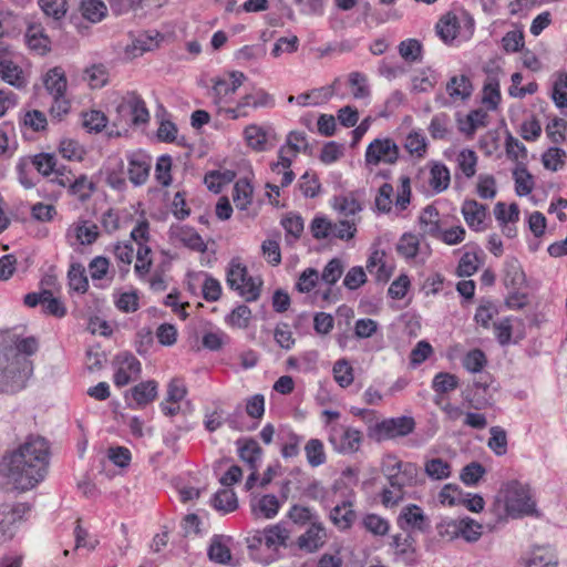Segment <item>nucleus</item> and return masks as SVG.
Here are the masks:
<instances>
[{
  "instance_id": "nucleus-23",
  "label": "nucleus",
  "mask_w": 567,
  "mask_h": 567,
  "mask_svg": "<svg viewBox=\"0 0 567 567\" xmlns=\"http://www.w3.org/2000/svg\"><path fill=\"white\" fill-rule=\"evenodd\" d=\"M330 519L339 529L350 528L357 519V513L353 509V503L350 499L337 504L330 512Z\"/></svg>"
},
{
  "instance_id": "nucleus-30",
  "label": "nucleus",
  "mask_w": 567,
  "mask_h": 567,
  "mask_svg": "<svg viewBox=\"0 0 567 567\" xmlns=\"http://www.w3.org/2000/svg\"><path fill=\"white\" fill-rule=\"evenodd\" d=\"M266 548L277 550L279 547H287L289 532L282 524H276L264 529Z\"/></svg>"
},
{
  "instance_id": "nucleus-22",
  "label": "nucleus",
  "mask_w": 567,
  "mask_h": 567,
  "mask_svg": "<svg viewBox=\"0 0 567 567\" xmlns=\"http://www.w3.org/2000/svg\"><path fill=\"white\" fill-rule=\"evenodd\" d=\"M391 546L395 549V554L406 564L415 561L416 539L412 533L406 532L405 535H393Z\"/></svg>"
},
{
  "instance_id": "nucleus-6",
  "label": "nucleus",
  "mask_w": 567,
  "mask_h": 567,
  "mask_svg": "<svg viewBox=\"0 0 567 567\" xmlns=\"http://www.w3.org/2000/svg\"><path fill=\"white\" fill-rule=\"evenodd\" d=\"M362 442V432L344 425H333L329 433V443L333 450L341 454H353L359 451Z\"/></svg>"
},
{
  "instance_id": "nucleus-20",
  "label": "nucleus",
  "mask_w": 567,
  "mask_h": 567,
  "mask_svg": "<svg viewBox=\"0 0 567 567\" xmlns=\"http://www.w3.org/2000/svg\"><path fill=\"white\" fill-rule=\"evenodd\" d=\"M24 41L31 51L40 55L50 51L51 41L41 24H30L24 33Z\"/></svg>"
},
{
  "instance_id": "nucleus-15",
  "label": "nucleus",
  "mask_w": 567,
  "mask_h": 567,
  "mask_svg": "<svg viewBox=\"0 0 567 567\" xmlns=\"http://www.w3.org/2000/svg\"><path fill=\"white\" fill-rule=\"evenodd\" d=\"M120 114H128L133 125L146 124L150 120V112L143 99L135 92L127 93L126 97L117 106Z\"/></svg>"
},
{
  "instance_id": "nucleus-46",
  "label": "nucleus",
  "mask_w": 567,
  "mask_h": 567,
  "mask_svg": "<svg viewBox=\"0 0 567 567\" xmlns=\"http://www.w3.org/2000/svg\"><path fill=\"white\" fill-rule=\"evenodd\" d=\"M496 315H498L497 306L489 299H482L476 309L474 320L477 324L488 329L491 327V320Z\"/></svg>"
},
{
  "instance_id": "nucleus-58",
  "label": "nucleus",
  "mask_w": 567,
  "mask_h": 567,
  "mask_svg": "<svg viewBox=\"0 0 567 567\" xmlns=\"http://www.w3.org/2000/svg\"><path fill=\"white\" fill-rule=\"evenodd\" d=\"M425 473L433 480H445L451 475V465L443 458L435 457L425 463Z\"/></svg>"
},
{
  "instance_id": "nucleus-53",
  "label": "nucleus",
  "mask_w": 567,
  "mask_h": 567,
  "mask_svg": "<svg viewBox=\"0 0 567 567\" xmlns=\"http://www.w3.org/2000/svg\"><path fill=\"white\" fill-rule=\"evenodd\" d=\"M457 386V377L449 372H439L432 381V389L436 394H445L455 390Z\"/></svg>"
},
{
  "instance_id": "nucleus-49",
  "label": "nucleus",
  "mask_w": 567,
  "mask_h": 567,
  "mask_svg": "<svg viewBox=\"0 0 567 567\" xmlns=\"http://www.w3.org/2000/svg\"><path fill=\"white\" fill-rule=\"evenodd\" d=\"M430 185L433 190L441 193L449 187L450 184V171L442 163H435L431 168Z\"/></svg>"
},
{
  "instance_id": "nucleus-17",
  "label": "nucleus",
  "mask_w": 567,
  "mask_h": 567,
  "mask_svg": "<svg viewBox=\"0 0 567 567\" xmlns=\"http://www.w3.org/2000/svg\"><path fill=\"white\" fill-rule=\"evenodd\" d=\"M236 446L239 458L249 470H259L264 451L258 442L252 437H240L236 441Z\"/></svg>"
},
{
  "instance_id": "nucleus-62",
  "label": "nucleus",
  "mask_w": 567,
  "mask_h": 567,
  "mask_svg": "<svg viewBox=\"0 0 567 567\" xmlns=\"http://www.w3.org/2000/svg\"><path fill=\"white\" fill-rule=\"evenodd\" d=\"M462 363L467 371L478 373L486 365L487 359L481 349H473L465 354Z\"/></svg>"
},
{
  "instance_id": "nucleus-35",
  "label": "nucleus",
  "mask_w": 567,
  "mask_h": 567,
  "mask_svg": "<svg viewBox=\"0 0 567 567\" xmlns=\"http://www.w3.org/2000/svg\"><path fill=\"white\" fill-rule=\"evenodd\" d=\"M333 207L344 217L353 216L362 210V205L354 193L336 196Z\"/></svg>"
},
{
  "instance_id": "nucleus-38",
  "label": "nucleus",
  "mask_w": 567,
  "mask_h": 567,
  "mask_svg": "<svg viewBox=\"0 0 567 567\" xmlns=\"http://www.w3.org/2000/svg\"><path fill=\"white\" fill-rule=\"evenodd\" d=\"M398 51L401 58L409 63L422 61L423 47L416 39H406L400 42Z\"/></svg>"
},
{
  "instance_id": "nucleus-9",
  "label": "nucleus",
  "mask_w": 567,
  "mask_h": 567,
  "mask_svg": "<svg viewBox=\"0 0 567 567\" xmlns=\"http://www.w3.org/2000/svg\"><path fill=\"white\" fill-rule=\"evenodd\" d=\"M365 165H378L381 162L395 164L399 159V146L391 138H375L365 151Z\"/></svg>"
},
{
  "instance_id": "nucleus-54",
  "label": "nucleus",
  "mask_w": 567,
  "mask_h": 567,
  "mask_svg": "<svg viewBox=\"0 0 567 567\" xmlns=\"http://www.w3.org/2000/svg\"><path fill=\"white\" fill-rule=\"evenodd\" d=\"M491 437L487 446L497 455L503 456L507 452V434L501 426H492L489 430Z\"/></svg>"
},
{
  "instance_id": "nucleus-64",
  "label": "nucleus",
  "mask_w": 567,
  "mask_h": 567,
  "mask_svg": "<svg viewBox=\"0 0 567 567\" xmlns=\"http://www.w3.org/2000/svg\"><path fill=\"white\" fill-rule=\"evenodd\" d=\"M107 124V117L101 111H90L83 114V126L89 133H100Z\"/></svg>"
},
{
  "instance_id": "nucleus-44",
  "label": "nucleus",
  "mask_w": 567,
  "mask_h": 567,
  "mask_svg": "<svg viewBox=\"0 0 567 567\" xmlns=\"http://www.w3.org/2000/svg\"><path fill=\"white\" fill-rule=\"evenodd\" d=\"M306 457L310 466L318 467L326 463L323 443L319 439H310L305 446Z\"/></svg>"
},
{
  "instance_id": "nucleus-3",
  "label": "nucleus",
  "mask_w": 567,
  "mask_h": 567,
  "mask_svg": "<svg viewBox=\"0 0 567 567\" xmlns=\"http://www.w3.org/2000/svg\"><path fill=\"white\" fill-rule=\"evenodd\" d=\"M226 282L246 302H254L260 297L262 280L259 277L249 276L247 267L236 259L229 264Z\"/></svg>"
},
{
  "instance_id": "nucleus-57",
  "label": "nucleus",
  "mask_w": 567,
  "mask_h": 567,
  "mask_svg": "<svg viewBox=\"0 0 567 567\" xmlns=\"http://www.w3.org/2000/svg\"><path fill=\"white\" fill-rule=\"evenodd\" d=\"M551 99L557 107H567V72L557 74L553 84Z\"/></svg>"
},
{
  "instance_id": "nucleus-7",
  "label": "nucleus",
  "mask_w": 567,
  "mask_h": 567,
  "mask_svg": "<svg viewBox=\"0 0 567 567\" xmlns=\"http://www.w3.org/2000/svg\"><path fill=\"white\" fill-rule=\"evenodd\" d=\"M396 525L404 532L421 534H430L432 524L430 517L424 513L422 507L416 504H408L402 507Z\"/></svg>"
},
{
  "instance_id": "nucleus-13",
  "label": "nucleus",
  "mask_w": 567,
  "mask_h": 567,
  "mask_svg": "<svg viewBox=\"0 0 567 567\" xmlns=\"http://www.w3.org/2000/svg\"><path fill=\"white\" fill-rule=\"evenodd\" d=\"M230 82L225 79H218L213 86L214 103L221 107L223 104H228L233 95L247 80V76L240 71H231L229 73Z\"/></svg>"
},
{
  "instance_id": "nucleus-8",
  "label": "nucleus",
  "mask_w": 567,
  "mask_h": 567,
  "mask_svg": "<svg viewBox=\"0 0 567 567\" xmlns=\"http://www.w3.org/2000/svg\"><path fill=\"white\" fill-rule=\"evenodd\" d=\"M384 474L390 487H398L404 491L406 486H415L417 483L419 467L411 462L395 461L392 465H386Z\"/></svg>"
},
{
  "instance_id": "nucleus-25",
  "label": "nucleus",
  "mask_w": 567,
  "mask_h": 567,
  "mask_svg": "<svg viewBox=\"0 0 567 567\" xmlns=\"http://www.w3.org/2000/svg\"><path fill=\"white\" fill-rule=\"evenodd\" d=\"M251 512L257 517L270 519L275 517L280 508L279 499L274 494H266L250 501Z\"/></svg>"
},
{
  "instance_id": "nucleus-28",
  "label": "nucleus",
  "mask_w": 567,
  "mask_h": 567,
  "mask_svg": "<svg viewBox=\"0 0 567 567\" xmlns=\"http://www.w3.org/2000/svg\"><path fill=\"white\" fill-rule=\"evenodd\" d=\"M44 86L53 97H62L66 91V78L61 68L48 71L44 78Z\"/></svg>"
},
{
  "instance_id": "nucleus-29",
  "label": "nucleus",
  "mask_w": 567,
  "mask_h": 567,
  "mask_svg": "<svg viewBox=\"0 0 567 567\" xmlns=\"http://www.w3.org/2000/svg\"><path fill=\"white\" fill-rule=\"evenodd\" d=\"M210 505L221 514H228L237 509L238 499L233 489H219L210 498Z\"/></svg>"
},
{
  "instance_id": "nucleus-43",
  "label": "nucleus",
  "mask_w": 567,
  "mask_h": 567,
  "mask_svg": "<svg viewBox=\"0 0 567 567\" xmlns=\"http://www.w3.org/2000/svg\"><path fill=\"white\" fill-rule=\"evenodd\" d=\"M81 11L83 18L96 23L106 16L107 8L101 0H82Z\"/></svg>"
},
{
  "instance_id": "nucleus-32",
  "label": "nucleus",
  "mask_w": 567,
  "mask_h": 567,
  "mask_svg": "<svg viewBox=\"0 0 567 567\" xmlns=\"http://www.w3.org/2000/svg\"><path fill=\"white\" fill-rule=\"evenodd\" d=\"M252 185L247 178L238 179L234 185L233 200L239 210H245L252 200Z\"/></svg>"
},
{
  "instance_id": "nucleus-37",
  "label": "nucleus",
  "mask_w": 567,
  "mask_h": 567,
  "mask_svg": "<svg viewBox=\"0 0 567 567\" xmlns=\"http://www.w3.org/2000/svg\"><path fill=\"white\" fill-rule=\"evenodd\" d=\"M501 99L498 80L495 76H488L483 86V104H485L488 110L494 111L498 107Z\"/></svg>"
},
{
  "instance_id": "nucleus-11",
  "label": "nucleus",
  "mask_w": 567,
  "mask_h": 567,
  "mask_svg": "<svg viewBox=\"0 0 567 567\" xmlns=\"http://www.w3.org/2000/svg\"><path fill=\"white\" fill-rule=\"evenodd\" d=\"M445 90L449 94V99H446L442 93L435 96V102L441 106H450L457 100H468L473 93V84L470 78L465 74L453 75L447 81Z\"/></svg>"
},
{
  "instance_id": "nucleus-36",
  "label": "nucleus",
  "mask_w": 567,
  "mask_h": 567,
  "mask_svg": "<svg viewBox=\"0 0 567 567\" xmlns=\"http://www.w3.org/2000/svg\"><path fill=\"white\" fill-rule=\"evenodd\" d=\"M69 286L79 293H85L89 289V280L85 268L80 262H73L68 271Z\"/></svg>"
},
{
  "instance_id": "nucleus-26",
  "label": "nucleus",
  "mask_w": 567,
  "mask_h": 567,
  "mask_svg": "<svg viewBox=\"0 0 567 567\" xmlns=\"http://www.w3.org/2000/svg\"><path fill=\"white\" fill-rule=\"evenodd\" d=\"M522 563L525 567H556L557 556L550 547H536Z\"/></svg>"
},
{
  "instance_id": "nucleus-10",
  "label": "nucleus",
  "mask_w": 567,
  "mask_h": 567,
  "mask_svg": "<svg viewBox=\"0 0 567 567\" xmlns=\"http://www.w3.org/2000/svg\"><path fill=\"white\" fill-rule=\"evenodd\" d=\"M34 169L43 177H48L51 174L55 175L51 182L58 183L59 185L65 187L66 183L70 181V177L65 174V166L58 165V158L52 153H38L35 155L28 156Z\"/></svg>"
},
{
  "instance_id": "nucleus-42",
  "label": "nucleus",
  "mask_w": 567,
  "mask_h": 567,
  "mask_svg": "<svg viewBox=\"0 0 567 567\" xmlns=\"http://www.w3.org/2000/svg\"><path fill=\"white\" fill-rule=\"evenodd\" d=\"M0 78L10 85L20 87L23 85L22 70L10 60L0 61Z\"/></svg>"
},
{
  "instance_id": "nucleus-51",
  "label": "nucleus",
  "mask_w": 567,
  "mask_h": 567,
  "mask_svg": "<svg viewBox=\"0 0 567 567\" xmlns=\"http://www.w3.org/2000/svg\"><path fill=\"white\" fill-rule=\"evenodd\" d=\"M420 240L419 238L410 233H405L399 239L396 244V251L400 256L411 259L414 258L419 252Z\"/></svg>"
},
{
  "instance_id": "nucleus-34",
  "label": "nucleus",
  "mask_w": 567,
  "mask_h": 567,
  "mask_svg": "<svg viewBox=\"0 0 567 567\" xmlns=\"http://www.w3.org/2000/svg\"><path fill=\"white\" fill-rule=\"evenodd\" d=\"M504 272L503 280L507 288L518 289L525 282V274L515 258L506 260Z\"/></svg>"
},
{
  "instance_id": "nucleus-56",
  "label": "nucleus",
  "mask_w": 567,
  "mask_h": 567,
  "mask_svg": "<svg viewBox=\"0 0 567 567\" xmlns=\"http://www.w3.org/2000/svg\"><path fill=\"white\" fill-rule=\"evenodd\" d=\"M517 321V319L513 317H505L496 322H494V333L496 337L497 342L501 346H507L512 341V333H513V322Z\"/></svg>"
},
{
  "instance_id": "nucleus-14",
  "label": "nucleus",
  "mask_w": 567,
  "mask_h": 567,
  "mask_svg": "<svg viewBox=\"0 0 567 567\" xmlns=\"http://www.w3.org/2000/svg\"><path fill=\"white\" fill-rule=\"evenodd\" d=\"M128 163V179L134 186L144 185L150 176L152 157L142 151L131 152L126 155Z\"/></svg>"
},
{
  "instance_id": "nucleus-39",
  "label": "nucleus",
  "mask_w": 567,
  "mask_h": 567,
  "mask_svg": "<svg viewBox=\"0 0 567 567\" xmlns=\"http://www.w3.org/2000/svg\"><path fill=\"white\" fill-rule=\"evenodd\" d=\"M66 185H69L70 193L78 196L81 202L87 200L96 188L95 184L84 174L80 175L73 182L70 179Z\"/></svg>"
},
{
  "instance_id": "nucleus-16",
  "label": "nucleus",
  "mask_w": 567,
  "mask_h": 567,
  "mask_svg": "<svg viewBox=\"0 0 567 567\" xmlns=\"http://www.w3.org/2000/svg\"><path fill=\"white\" fill-rule=\"evenodd\" d=\"M492 390H496V388L493 386L492 377L489 374L480 375V378L473 382V389L466 395V400L476 410L491 405L494 401Z\"/></svg>"
},
{
  "instance_id": "nucleus-21",
  "label": "nucleus",
  "mask_w": 567,
  "mask_h": 567,
  "mask_svg": "<svg viewBox=\"0 0 567 567\" xmlns=\"http://www.w3.org/2000/svg\"><path fill=\"white\" fill-rule=\"evenodd\" d=\"M172 235L183 243L187 248L205 252L207 249V245L203 240L202 236L192 227L188 226H172L171 227Z\"/></svg>"
},
{
  "instance_id": "nucleus-47",
  "label": "nucleus",
  "mask_w": 567,
  "mask_h": 567,
  "mask_svg": "<svg viewBox=\"0 0 567 567\" xmlns=\"http://www.w3.org/2000/svg\"><path fill=\"white\" fill-rule=\"evenodd\" d=\"M405 150L415 158H423L427 151L425 136L420 132H411L404 143Z\"/></svg>"
},
{
  "instance_id": "nucleus-48",
  "label": "nucleus",
  "mask_w": 567,
  "mask_h": 567,
  "mask_svg": "<svg viewBox=\"0 0 567 567\" xmlns=\"http://www.w3.org/2000/svg\"><path fill=\"white\" fill-rule=\"evenodd\" d=\"M251 316V309L241 303L225 317V321L230 327L246 329L250 323Z\"/></svg>"
},
{
  "instance_id": "nucleus-33",
  "label": "nucleus",
  "mask_w": 567,
  "mask_h": 567,
  "mask_svg": "<svg viewBox=\"0 0 567 567\" xmlns=\"http://www.w3.org/2000/svg\"><path fill=\"white\" fill-rule=\"evenodd\" d=\"M419 221L424 234L432 237L440 235L439 212L433 205H427L422 210Z\"/></svg>"
},
{
  "instance_id": "nucleus-63",
  "label": "nucleus",
  "mask_w": 567,
  "mask_h": 567,
  "mask_svg": "<svg viewBox=\"0 0 567 567\" xmlns=\"http://www.w3.org/2000/svg\"><path fill=\"white\" fill-rule=\"evenodd\" d=\"M61 155L70 161H82L84 155L83 146L75 140L63 138L59 144Z\"/></svg>"
},
{
  "instance_id": "nucleus-1",
  "label": "nucleus",
  "mask_w": 567,
  "mask_h": 567,
  "mask_svg": "<svg viewBox=\"0 0 567 567\" xmlns=\"http://www.w3.org/2000/svg\"><path fill=\"white\" fill-rule=\"evenodd\" d=\"M49 460V442L42 436L30 435L16 450L2 456L0 475L16 489L24 492L44 480Z\"/></svg>"
},
{
  "instance_id": "nucleus-52",
  "label": "nucleus",
  "mask_w": 567,
  "mask_h": 567,
  "mask_svg": "<svg viewBox=\"0 0 567 567\" xmlns=\"http://www.w3.org/2000/svg\"><path fill=\"white\" fill-rule=\"evenodd\" d=\"M457 166L465 177L472 178L476 173L477 155L473 150H462L456 158Z\"/></svg>"
},
{
  "instance_id": "nucleus-18",
  "label": "nucleus",
  "mask_w": 567,
  "mask_h": 567,
  "mask_svg": "<svg viewBox=\"0 0 567 567\" xmlns=\"http://www.w3.org/2000/svg\"><path fill=\"white\" fill-rule=\"evenodd\" d=\"M462 215L467 226L475 230L481 231L484 229V219L487 214V207L480 204L475 199H466L462 205Z\"/></svg>"
},
{
  "instance_id": "nucleus-24",
  "label": "nucleus",
  "mask_w": 567,
  "mask_h": 567,
  "mask_svg": "<svg viewBox=\"0 0 567 567\" xmlns=\"http://www.w3.org/2000/svg\"><path fill=\"white\" fill-rule=\"evenodd\" d=\"M324 529L317 522H312L311 526L298 537V547L308 553L316 551L324 543Z\"/></svg>"
},
{
  "instance_id": "nucleus-4",
  "label": "nucleus",
  "mask_w": 567,
  "mask_h": 567,
  "mask_svg": "<svg viewBox=\"0 0 567 567\" xmlns=\"http://www.w3.org/2000/svg\"><path fill=\"white\" fill-rule=\"evenodd\" d=\"M504 493V502L506 513L518 518L529 516L537 513L536 503L534 502L529 486L518 481H511L505 484L502 489Z\"/></svg>"
},
{
  "instance_id": "nucleus-19",
  "label": "nucleus",
  "mask_w": 567,
  "mask_h": 567,
  "mask_svg": "<svg viewBox=\"0 0 567 567\" xmlns=\"http://www.w3.org/2000/svg\"><path fill=\"white\" fill-rule=\"evenodd\" d=\"M106 184L118 192L126 189L127 184L124 177V161L118 156L109 157L105 165Z\"/></svg>"
},
{
  "instance_id": "nucleus-55",
  "label": "nucleus",
  "mask_w": 567,
  "mask_h": 567,
  "mask_svg": "<svg viewBox=\"0 0 567 567\" xmlns=\"http://www.w3.org/2000/svg\"><path fill=\"white\" fill-rule=\"evenodd\" d=\"M450 117L445 113L434 115L429 125V132L434 140H446L450 134Z\"/></svg>"
},
{
  "instance_id": "nucleus-59",
  "label": "nucleus",
  "mask_w": 567,
  "mask_h": 567,
  "mask_svg": "<svg viewBox=\"0 0 567 567\" xmlns=\"http://www.w3.org/2000/svg\"><path fill=\"white\" fill-rule=\"evenodd\" d=\"M515 190L518 196H526L533 190V176L525 166L514 171Z\"/></svg>"
},
{
  "instance_id": "nucleus-45",
  "label": "nucleus",
  "mask_w": 567,
  "mask_h": 567,
  "mask_svg": "<svg viewBox=\"0 0 567 567\" xmlns=\"http://www.w3.org/2000/svg\"><path fill=\"white\" fill-rule=\"evenodd\" d=\"M74 235L81 245H92L99 237V228L94 223L82 220L74 225Z\"/></svg>"
},
{
  "instance_id": "nucleus-60",
  "label": "nucleus",
  "mask_w": 567,
  "mask_h": 567,
  "mask_svg": "<svg viewBox=\"0 0 567 567\" xmlns=\"http://www.w3.org/2000/svg\"><path fill=\"white\" fill-rule=\"evenodd\" d=\"M13 344L16 349L14 355H21L28 358L33 355L39 350V341L35 337H19L17 334L13 336Z\"/></svg>"
},
{
  "instance_id": "nucleus-12",
  "label": "nucleus",
  "mask_w": 567,
  "mask_h": 567,
  "mask_svg": "<svg viewBox=\"0 0 567 567\" xmlns=\"http://www.w3.org/2000/svg\"><path fill=\"white\" fill-rule=\"evenodd\" d=\"M116 361L120 365L114 373L113 381L117 388H123L140 377L142 364L131 352L118 353Z\"/></svg>"
},
{
  "instance_id": "nucleus-40",
  "label": "nucleus",
  "mask_w": 567,
  "mask_h": 567,
  "mask_svg": "<svg viewBox=\"0 0 567 567\" xmlns=\"http://www.w3.org/2000/svg\"><path fill=\"white\" fill-rule=\"evenodd\" d=\"M208 558L217 564L226 565L231 559L230 549L223 543V536L214 535L207 550Z\"/></svg>"
},
{
  "instance_id": "nucleus-5",
  "label": "nucleus",
  "mask_w": 567,
  "mask_h": 567,
  "mask_svg": "<svg viewBox=\"0 0 567 567\" xmlns=\"http://www.w3.org/2000/svg\"><path fill=\"white\" fill-rule=\"evenodd\" d=\"M415 429L412 416L402 415L384 419L369 429V436L378 442L393 440L411 434Z\"/></svg>"
},
{
  "instance_id": "nucleus-50",
  "label": "nucleus",
  "mask_w": 567,
  "mask_h": 567,
  "mask_svg": "<svg viewBox=\"0 0 567 567\" xmlns=\"http://www.w3.org/2000/svg\"><path fill=\"white\" fill-rule=\"evenodd\" d=\"M494 215L501 226H505L508 223H516L519 219V208L516 203H512L508 208L503 202L496 203L494 207Z\"/></svg>"
},
{
  "instance_id": "nucleus-31",
  "label": "nucleus",
  "mask_w": 567,
  "mask_h": 567,
  "mask_svg": "<svg viewBox=\"0 0 567 567\" xmlns=\"http://www.w3.org/2000/svg\"><path fill=\"white\" fill-rule=\"evenodd\" d=\"M271 128H266L264 126H259L256 124L248 125L244 135L247 141V144L257 152H262L266 150V143L269 136Z\"/></svg>"
},
{
  "instance_id": "nucleus-27",
  "label": "nucleus",
  "mask_w": 567,
  "mask_h": 567,
  "mask_svg": "<svg viewBox=\"0 0 567 567\" xmlns=\"http://www.w3.org/2000/svg\"><path fill=\"white\" fill-rule=\"evenodd\" d=\"M131 395L137 408H143L155 400L157 395V382L147 380L140 382L131 389Z\"/></svg>"
},
{
  "instance_id": "nucleus-61",
  "label": "nucleus",
  "mask_w": 567,
  "mask_h": 567,
  "mask_svg": "<svg viewBox=\"0 0 567 567\" xmlns=\"http://www.w3.org/2000/svg\"><path fill=\"white\" fill-rule=\"evenodd\" d=\"M333 377L341 388H348L353 382V368L346 359H340L333 364Z\"/></svg>"
},
{
  "instance_id": "nucleus-41",
  "label": "nucleus",
  "mask_w": 567,
  "mask_h": 567,
  "mask_svg": "<svg viewBox=\"0 0 567 567\" xmlns=\"http://www.w3.org/2000/svg\"><path fill=\"white\" fill-rule=\"evenodd\" d=\"M457 30L458 20L454 14L449 13L441 18L436 23V32L445 43H450L456 38Z\"/></svg>"
},
{
  "instance_id": "nucleus-2",
  "label": "nucleus",
  "mask_w": 567,
  "mask_h": 567,
  "mask_svg": "<svg viewBox=\"0 0 567 567\" xmlns=\"http://www.w3.org/2000/svg\"><path fill=\"white\" fill-rule=\"evenodd\" d=\"M33 371V363L29 358L12 355L4 365H0V392L14 394L23 390Z\"/></svg>"
}]
</instances>
